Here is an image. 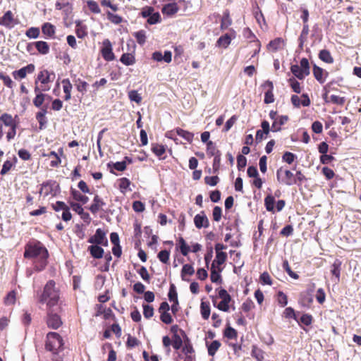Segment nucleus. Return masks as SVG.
Listing matches in <instances>:
<instances>
[{"label": "nucleus", "instance_id": "nucleus-1", "mask_svg": "<svg viewBox=\"0 0 361 361\" xmlns=\"http://www.w3.org/2000/svg\"><path fill=\"white\" fill-rule=\"evenodd\" d=\"M37 302L41 304L46 303L47 308L58 307L60 302V290L56 286L53 280H49L44 287L43 291L37 295Z\"/></svg>", "mask_w": 361, "mask_h": 361}, {"label": "nucleus", "instance_id": "nucleus-2", "mask_svg": "<svg viewBox=\"0 0 361 361\" xmlns=\"http://www.w3.org/2000/svg\"><path fill=\"white\" fill-rule=\"evenodd\" d=\"M63 340L59 334L56 332H49L46 336L45 349L57 355L63 350Z\"/></svg>", "mask_w": 361, "mask_h": 361}, {"label": "nucleus", "instance_id": "nucleus-3", "mask_svg": "<svg viewBox=\"0 0 361 361\" xmlns=\"http://www.w3.org/2000/svg\"><path fill=\"white\" fill-rule=\"evenodd\" d=\"M24 257L25 258L38 257L45 260L48 257V251L39 242L29 243L25 246Z\"/></svg>", "mask_w": 361, "mask_h": 361}, {"label": "nucleus", "instance_id": "nucleus-4", "mask_svg": "<svg viewBox=\"0 0 361 361\" xmlns=\"http://www.w3.org/2000/svg\"><path fill=\"white\" fill-rule=\"evenodd\" d=\"M63 311L62 303L58 307L47 309V325L52 329H58L63 324L61 318L59 315Z\"/></svg>", "mask_w": 361, "mask_h": 361}, {"label": "nucleus", "instance_id": "nucleus-5", "mask_svg": "<svg viewBox=\"0 0 361 361\" xmlns=\"http://www.w3.org/2000/svg\"><path fill=\"white\" fill-rule=\"evenodd\" d=\"M226 246L221 243H216L215 245L216 257L212 264L210 271H216V269H219V267L223 264L226 258L227 254L223 252V250L226 249ZM219 271H221L219 269Z\"/></svg>", "mask_w": 361, "mask_h": 361}, {"label": "nucleus", "instance_id": "nucleus-6", "mask_svg": "<svg viewBox=\"0 0 361 361\" xmlns=\"http://www.w3.org/2000/svg\"><path fill=\"white\" fill-rule=\"evenodd\" d=\"M277 180L282 184L286 185H292L295 183V176L289 170L279 168L276 171Z\"/></svg>", "mask_w": 361, "mask_h": 361}, {"label": "nucleus", "instance_id": "nucleus-7", "mask_svg": "<svg viewBox=\"0 0 361 361\" xmlns=\"http://www.w3.org/2000/svg\"><path fill=\"white\" fill-rule=\"evenodd\" d=\"M88 243L104 246L107 245L108 240L106 237V233L102 228H97L95 234L89 238Z\"/></svg>", "mask_w": 361, "mask_h": 361}, {"label": "nucleus", "instance_id": "nucleus-8", "mask_svg": "<svg viewBox=\"0 0 361 361\" xmlns=\"http://www.w3.org/2000/svg\"><path fill=\"white\" fill-rule=\"evenodd\" d=\"M102 48L101 49V54L104 59L106 61H111L114 60L115 55L112 51V45L111 42L106 39L102 42Z\"/></svg>", "mask_w": 361, "mask_h": 361}, {"label": "nucleus", "instance_id": "nucleus-9", "mask_svg": "<svg viewBox=\"0 0 361 361\" xmlns=\"http://www.w3.org/2000/svg\"><path fill=\"white\" fill-rule=\"evenodd\" d=\"M262 87L267 90L264 93V103L265 104L273 103L274 102V96L273 94V90H274L273 82L270 80H267L262 84Z\"/></svg>", "mask_w": 361, "mask_h": 361}, {"label": "nucleus", "instance_id": "nucleus-10", "mask_svg": "<svg viewBox=\"0 0 361 361\" xmlns=\"http://www.w3.org/2000/svg\"><path fill=\"white\" fill-rule=\"evenodd\" d=\"M35 65L30 63L18 71H14L12 73V75L16 80L23 79L26 77L27 73H32L35 71Z\"/></svg>", "mask_w": 361, "mask_h": 361}, {"label": "nucleus", "instance_id": "nucleus-11", "mask_svg": "<svg viewBox=\"0 0 361 361\" xmlns=\"http://www.w3.org/2000/svg\"><path fill=\"white\" fill-rule=\"evenodd\" d=\"M194 224L197 228H208L209 221L204 212L195 215L194 218Z\"/></svg>", "mask_w": 361, "mask_h": 361}, {"label": "nucleus", "instance_id": "nucleus-12", "mask_svg": "<svg viewBox=\"0 0 361 361\" xmlns=\"http://www.w3.org/2000/svg\"><path fill=\"white\" fill-rule=\"evenodd\" d=\"M54 78V73H50L47 70H43L38 73L37 80L39 81L42 84H47L53 81Z\"/></svg>", "mask_w": 361, "mask_h": 361}, {"label": "nucleus", "instance_id": "nucleus-13", "mask_svg": "<svg viewBox=\"0 0 361 361\" xmlns=\"http://www.w3.org/2000/svg\"><path fill=\"white\" fill-rule=\"evenodd\" d=\"M14 18L11 11H7L2 17L0 18V25L11 28L14 25Z\"/></svg>", "mask_w": 361, "mask_h": 361}, {"label": "nucleus", "instance_id": "nucleus-14", "mask_svg": "<svg viewBox=\"0 0 361 361\" xmlns=\"http://www.w3.org/2000/svg\"><path fill=\"white\" fill-rule=\"evenodd\" d=\"M235 37V32L234 31L232 32L231 34H225L222 36H221L217 42H216V46L221 47L224 48H227L228 45L231 44V39Z\"/></svg>", "mask_w": 361, "mask_h": 361}, {"label": "nucleus", "instance_id": "nucleus-15", "mask_svg": "<svg viewBox=\"0 0 361 361\" xmlns=\"http://www.w3.org/2000/svg\"><path fill=\"white\" fill-rule=\"evenodd\" d=\"M75 33L78 38L82 39L87 35V27L81 20H76Z\"/></svg>", "mask_w": 361, "mask_h": 361}, {"label": "nucleus", "instance_id": "nucleus-16", "mask_svg": "<svg viewBox=\"0 0 361 361\" xmlns=\"http://www.w3.org/2000/svg\"><path fill=\"white\" fill-rule=\"evenodd\" d=\"M152 151L160 160L165 159L166 157L164 154L166 152V148L163 145L152 144Z\"/></svg>", "mask_w": 361, "mask_h": 361}, {"label": "nucleus", "instance_id": "nucleus-17", "mask_svg": "<svg viewBox=\"0 0 361 361\" xmlns=\"http://www.w3.org/2000/svg\"><path fill=\"white\" fill-rule=\"evenodd\" d=\"M105 205V202L100 198L97 195L94 196L93 199V203L90 207L89 209L93 214H96L102 208V206Z\"/></svg>", "mask_w": 361, "mask_h": 361}, {"label": "nucleus", "instance_id": "nucleus-18", "mask_svg": "<svg viewBox=\"0 0 361 361\" xmlns=\"http://www.w3.org/2000/svg\"><path fill=\"white\" fill-rule=\"evenodd\" d=\"M288 120V116H280L278 120L273 121L271 125V131L278 132L281 129V126L284 125Z\"/></svg>", "mask_w": 361, "mask_h": 361}, {"label": "nucleus", "instance_id": "nucleus-19", "mask_svg": "<svg viewBox=\"0 0 361 361\" xmlns=\"http://www.w3.org/2000/svg\"><path fill=\"white\" fill-rule=\"evenodd\" d=\"M55 30V26L50 23H45L42 26V33L50 38L54 37Z\"/></svg>", "mask_w": 361, "mask_h": 361}, {"label": "nucleus", "instance_id": "nucleus-20", "mask_svg": "<svg viewBox=\"0 0 361 361\" xmlns=\"http://www.w3.org/2000/svg\"><path fill=\"white\" fill-rule=\"evenodd\" d=\"M221 345V343H220V341L217 340L213 341L210 343L206 341V346L207 348L208 355L209 356H214L217 352V350L219 349Z\"/></svg>", "mask_w": 361, "mask_h": 361}, {"label": "nucleus", "instance_id": "nucleus-21", "mask_svg": "<svg viewBox=\"0 0 361 361\" xmlns=\"http://www.w3.org/2000/svg\"><path fill=\"white\" fill-rule=\"evenodd\" d=\"M178 7L176 3H170L164 6L161 9L163 14L171 16L177 13Z\"/></svg>", "mask_w": 361, "mask_h": 361}, {"label": "nucleus", "instance_id": "nucleus-22", "mask_svg": "<svg viewBox=\"0 0 361 361\" xmlns=\"http://www.w3.org/2000/svg\"><path fill=\"white\" fill-rule=\"evenodd\" d=\"M313 74L315 79L319 82L320 83H324L325 81V78L323 77V75H328L327 72H324V70L319 66L314 65L313 67Z\"/></svg>", "mask_w": 361, "mask_h": 361}, {"label": "nucleus", "instance_id": "nucleus-23", "mask_svg": "<svg viewBox=\"0 0 361 361\" xmlns=\"http://www.w3.org/2000/svg\"><path fill=\"white\" fill-rule=\"evenodd\" d=\"M0 123H2V125L4 124L9 128L16 126L12 116L6 113L3 114L0 116Z\"/></svg>", "mask_w": 361, "mask_h": 361}, {"label": "nucleus", "instance_id": "nucleus-24", "mask_svg": "<svg viewBox=\"0 0 361 361\" xmlns=\"http://www.w3.org/2000/svg\"><path fill=\"white\" fill-rule=\"evenodd\" d=\"M88 250L90 251L91 255L94 258L99 259L102 258L104 254V250L98 246V245H92L88 247Z\"/></svg>", "mask_w": 361, "mask_h": 361}, {"label": "nucleus", "instance_id": "nucleus-25", "mask_svg": "<svg viewBox=\"0 0 361 361\" xmlns=\"http://www.w3.org/2000/svg\"><path fill=\"white\" fill-rule=\"evenodd\" d=\"M62 85H63V90L65 93L64 99L66 101H68L71 97V90H72V85L69 80V79H63L62 80Z\"/></svg>", "mask_w": 361, "mask_h": 361}, {"label": "nucleus", "instance_id": "nucleus-26", "mask_svg": "<svg viewBox=\"0 0 361 361\" xmlns=\"http://www.w3.org/2000/svg\"><path fill=\"white\" fill-rule=\"evenodd\" d=\"M210 305L209 302L202 301L200 304V312L202 318L208 319L210 316Z\"/></svg>", "mask_w": 361, "mask_h": 361}, {"label": "nucleus", "instance_id": "nucleus-27", "mask_svg": "<svg viewBox=\"0 0 361 361\" xmlns=\"http://www.w3.org/2000/svg\"><path fill=\"white\" fill-rule=\"evenodd\" d=\"M37 50L42 54H47L49 51V44L44 41H37L35 42Z\"/></svg>", "mask_w": 361, "mask_h": 361}, {"label": "nucleus", "instance_id": "nucleus-28", "mask_svg": "<svg viewBox=\"0 0 361 361\" xmlns=\"http://www.w3.org/2000/svg\"><path fill=\"white\" fill-rule=\"evenodd\" d=\"M178 245L183 255L187 256L188 254L190 252V246L186 243L182 237H180L178 240Z\"/></svg>", "mask_w": 361, "mask_h": 361}, {"label": "nucleus", "instance_id": "nucleus-29", "mask_svg": "<svg viewBox=\"0 0 361 361\" xmlns=\"http://www.w3.org/2000/svg\"><path fill=\"white\" fill-rule=\"evenodd\" d=\"M120 61L122 63H123L126 66L133 65L135 63V59L134 55L130 53L123 54L121 56Z\"/></svg>", "mask_w": 361, "mask_h": 361}, {"label": "nucleus", "instance_id": "nucleus-30", "mask_svg": "<svg viewBox=\"0 0 361 361\" xmlns=\"http://www.w3.org/2000/svg\"><path fill=\"white\" fill-rule=\"evenodd\" d=\"M175 132L176 135H179L180 137H182L184 140L189 142H192L193 140L194 135L193 133L189 131L185 130L181 128H176Z\"/></svg>", "mask_w": 361, "mask_h": 361}, {"label": "nucleus", "instance_id": "nucleus-31", "mask_svg": "<svg viewBox=\"0 0 361 361\" xmlns=\"http://www.w3.org/2000/svg\"><path fill=\"white\" fill-rule=\"evenodd\" d=\"M108 167L111 169V172L113 173L112 169L118 171H123L126 169V161H117L116 163L110 162L107 164Z\"/></svg>", "mask_w": 361, "mask_h": 361}, {"label": "nucleus", "instance_id": "nucleus-32", "mask_svg": "<svg viewBox=\"0 0 361 361\" xmlns=\"http://www.w3.org/2000/svg\"><path fill=\"white\" fill-rule=\"evenodd\" d=\"M309 34V25H303V27L299 37V47L302 49L305 42L307 40Z\"/></svg>", "mask_w": 361, "mask_h": 361}, {"label": "nucleus", "instance_id": "nucleus-33", "mask_svg": "<svg viewBox=\"0 0 361 361\" xmlns=\"http://www.w3.org/2000/svg\"><path fill=\"white\" fill-rule=\"evenodd\" d=\"M71 195L74 198L75 200L82 202V204H85L88 202V197L81 194L79 191L75 189H71Z\"/></svg>", "mask_w": 361, "mask_h": 361}, {"label": "nucleus", "instance_id": "nucleus-34", "mask_svg": "<svg viewBox=\"0 0 361 361\" xmlns=\"http://www.w3.org/2000/svg\"><path fill=\"white\" fill-rule=\"evenodd\" d=\"M180 353H183L187 355H189L190 357H193V359L195 358L194 348L192 347V345L190 343V342L188 340L187 341H185Z\"/></svg>", "mask_w": 361, "mask_h": 361}, {"label": "nucleus", "instance_id": "nucleus-35", "mask_svg": "<svg viewBox=\"0 0 361 361\" xmlns=\"http://www.w3.org/2000/svg\"><path fill=\"white\" fill-rule=\"evenodd\" d=\"M290 71L294 75V76L299 80H303L306 76H307L306 74L302 73L301 68L296 64L292 65L290 66Z\"/></svg>", "mask_w": 361, "mask_h": 361}, {"label": "nucleus", "instance_id": "nucleus-36", "mask_svg": "<svg viewBox=\"0 0 361 361\" xmlns=\"http://www.w3.org/2000/svg\"><path fill=\"white\" fill-rule=\"evenodd\" d=\"M275 199L272 195H267L264 199V205L267 211L274 212Z\"/></svg>", "mask_w": 361, "mask_h": 361}, {"label": "nucleus", "instance_id": "nucleus-37", "mask_svg": "<svg viewBox=\"0 0 361 361\" xmlns=\"http://www.w3.org/2000/svg\"><path fill=\"white\" fill-rule=\"evenodd\" d=\"M319 57L322 61L328 63H331L334 61L330 52L326 49L321 50L319 54Z\"/></svg>", "mask_w": 361, "mask_h": 361}, {"label": "nucleus", "instance_id": "nucleus-38", "mask_svg": "<svg viewBox=\"0 0 361 361\" xmlns=\"http://www.w3.org/2000/svg\"><path fill=\"white\" fill-rule=\"evenodd\" d=\"M207 153L211 157L221 154V152L216 149L215 144L212 141L208 142L207 144Z\"/></svg>", "mask_w": 361, "mask_h": 361}, {"label": "nucleus", "instance_id": "nucleus-39", "mask_svg": "<svg viewBox=\"0 0 361 361\" xmlns=\"http://www.w3.org/2000/svg\"><path fill=\"white\" fill-rule=\"evenodd\" d=\"M288 82L293 92L298 94L301 92L302 88L300 84L294 77L289 78Z\"/></svg>", "mask_w": 361, "mask_h": 361}, {"label": "nucleus", "instance_id": "nucleus-40", "mask_svg": "<svg viewBox=\"0 0 361 361\" xmlns=\"http://www.w3.org/2000/svg\"><path fill=\"white\" fill-rule=\"evenodd\" d=\"M251 355L257 361H263L264 360V352L256 345L252 346Z\"/></svg>", "mask_w": 361, "mask_h": 361}, {"label": "nucleus", "instance_id": "nucleus-41", "mask_svg": "<svg viewBox=\"0 0 361 361\" xmlns=\"http://www.w3.org/2000/svg\"><path fill=\"white\" fill-rule=\"evenodd\" d=\"M134 37L136 38L137 43L143 45L146 42V32L143 30H139L133 33Z\"/></svg>", "mask_w": 361, "mask_h": 361}, {"label": "nucleus", "instance_id": "nucleus-42", "mask_svg": "<svg viewBox=\"0 0 361 361\" xmlns=\"http://www.w3.org/2000/svg\"><path fill=\"white\" fill-rule=\"evenodd\" d=\"M224 336L228 339H235L238 336V333L233 328L228 326L224 331Z\"/></svg>", "mask_w": 361, "mask_h": 361}, {"label": "nucleus", "instance_id": "nucleus-43", "mask_svg": "<svg viewBox=\"0 0 361 361\" xmlns=\"http://www.w3.org/2000/svg\"><path fill=\"white\" fill-rule=\"evenodd\" d=\"M16 293L15 290L10 291L4 298V303L6 305H13L16 302Z\"/></svg>", "mask_w": 361, "mask_h": 361}, {"label": "nucleus", "instance_id": "nucleus-44", "mask_svg": "<svg viewBox=\"0 0 361 361\" xmlns=\"http://www.w3.org/2000/svg\"><path fill=\"white\" fill-rule=\"evenodd\" d=\"M128 97L130 101L140 104L142 102V97L136 90L128 92Z\"/></svg>", "mask_w": 361, "mask_h": 361}, {"label": "nucleus", "instance_id": "nucleus-45", "mask_svg": "<svg viewBox=\"0 0 361 361\" xmlns=\"http://www.w3.org/2000/svg\"><path fill=\"white\" fill-rule=\"evenodd\" d=\"M299 66L301 68L302 73H304L307 75H310V64H309V61L307 59L302 58L300 60Z\"/></svg>", "mask_w": 361, "mask_h": 361}, {"label": "nucleus", "instance_id": "nucleus-46", "mask_svg": "<svg viewBox=\"0 0 361 361\" xmlns=\"http://www.w3.org/2000/svg\"><path fill=\"white\" fill-rule=\"evenodd\" d=\"M277 301L280 306L285 307L288 303V297L282 291H279L277 294Z\"/></svg>", "mask_w": 361, "mask_h": 361}, {"label": "nucleus", "instance_id": "nucleus-47", "mask_svg": "<svg viewBox=\"0 0 361 361\" xmlns=\"http://www.w3.org/2000/svg\"><path fill=\"white\" fill-rule=\"evenodd\" d=\"M160 313V320L166 324H170L173 322V318L171 315V314L169 312H159Z\"/></svg>", "mask_w": 361, "mask_h": 361}, {"label": "nucleus", "instance_id": "nucleus-48", "mask_svg": "<svg viewBox=\"0 0 361 361\" xmlns=\"http://www.w3.org/2000/svg\"><path fill=\"white\" fill-rule=\"evenodd\" d=\"M140 344L139 340L136 337H133L131 335H128V338L126 341V346L129 348H133L135 346H137Z\"/></svg>", "mask_w": 361, "mask_h": 361}, {"label": "nucleus", "instance_id": "nucleus-49", "mask_svg": "<svg viewBox=\"0 0 361 361\" xmlns=\"http://www.w3.org/2000/svg\"><path fill=\"white\" fill-rule=\"evenodd\" d=\"M143 314L146 319H149L154 315V308L152 306L149 305H142Z\"/></svg>", "mask_w": 361, "mask_h": 361}, {"label": "nucleus", "instance_id": "nucleus-50", "mask_svg": "<svg viewBox=\"0 0 361 361\" xmlns=\"http://www.w3.org/2000/svg\"><path fill=\"white\" fill-rule=\"evenodd\" d=\"M107 18L113 23L118 25L122 22V17L117 14H114L109 11L106 13Z\"/></svg>", "mask_w": 361, "mask_h": 361}, {"label": "nucleus", "instance_id": "nucleus-51", "mask_svg": "<svg viewBox=\"0 0 361 361\" xmlns=\"http://www.w3.org/2000/svg\"><path fill=\"white\" fill-rule=\"evenodd\" d=\"M247 159L243 154L237 156V167L239 171H242L246 166Z\"/></svg>", "mask_w": 361, "mask_h": 361}, {"label": "nucleus", "instance_id": "nucleus-52", "mask_svg": "<svg viewBox=\"0 0 361 361\" xmlns=\"http://www.w3.org/2000/svg\"><path fill=\"white\" fill-rule=\"evenodd\" d=\"M169 300L171 302L178 301V294L176 290V287L173 284H171L169 288V291L168 293Z\"/></svg>", "mask_w": 361, "mask_h": 361}, {"label": "nucleus", "instance_id": "nucleus-53", "mask_svg": "<svg viewBox=\"0 0 361 361\" xmlns=\"http://www.w3.org/2000/svg\"><path fill=\"white\" fill-rule=\"evenodd\" d=\"M172 345L176 350L181 348L183 345V341L179 335H173Z\"/></svg>", "mask_w": 361, "mask_h": 361}, {"label": "nucleus", "instance_id": "nucleus-54", "mask_svg": "<svg viewBox=\"0 0 361 361\" xmlns=\"http://www.w3.org/2000/svg\"><path fill=\"white\" fill-rule=\"evenodd\" d=\"M39 35V30L37 27H32L26 31V36L29 38L36 39Z\"/></svg>", "mask_w": 361, "mask_h": 361}, {"label": "nucleus", "instance_id": "nucleus-55", "mask_svg": "<svg viewBox=\"0 0 361 361\" xmlns=\"http://www.w3.org/2000/svg\"><path fill=\"white\" fill-rule=\"evenodd\" d=\"M87 6L89 8V9L94 13H99L101 12V10L99 8V6L98 5V4L93 1V0H90L87 1Z\"/></svg>", "mask_w": 361, "mask_h": 361}, {"label": "nucleus", "instance_id": "nucleus-56", "mask_svg": "<svg viewBox=\"0 0 361 361\" xmlns=\"http://www.w3.org/2000/svg\"><path fill=\"white\" fill-rule=\"evenodd\" d=\"M231 300H221V301L217 305L216 307L223 312H228L229 303Z\"/></svg>", "mask_w": 361, "mask_h": 361}, {"label": "nucleus", "instance_id": "nucleus-57", "mask_svg": "<svg viewBox=\"0 0 361 361\" xmlns=\"http://www.w3.org/2000/svg\"><path fill=\"white\" fill-rule=\"evenodd\" d=\"M255 307V304L251 300H246L241 306V309L245 312H248Z\"/></svg>", "mask_w": 361, "mask_h": 361}, {"label": "nucleus", "instance_id": "nucleus-58", "mask_svg": "<svg viewBox=\"0 0 361 361\" xmlns=\"http://www.w3.org/2000/svg\"><path fill=\"white\" fill-rule=\"evenodd\" d=\"M161 20L160 14L158 12L153 13L151 14V16L147 19V23L150 25H154L157 23H159Z\"/></svg>", "mask_w": 361, "mask_h": 361}, {"label": "nucleus", "instance_id": "nucleus-59", "mask_svg": "<svg viewBox=\"0 0 361 361\" xmlns=\"http://www.w3.org/2000/svg\"><path fill=\"white\" fill-rule=\"evenodd\" d=\"M13 164H14L12 161H10V160L5 161L2 166V169L1 170L0 173L1 175H5L6 173H7L11 170V169L12 168Z\"/></svg>", "mask_w": 361, "mask_h": 361}, {"label": "nucleus", "instance_id": "nucleus-60", "mask_svg": "<svg viewBox=\"0 0 361 361\" xmlns=\"http://www.w3.org/2000/svg\"><path fill=\"white\" fill-rule=\"evenodd\" d=\"M36 119L37 120V121L39 123V129L42 130V129L44 128L47 123V119L46 118V116L37 113Z\"/></svg>", "mask_w": 361, "mask_h": 361}, {"label": "nucleus", "instance_id": "nucleus-61", "mask_svg": "<svg viewBox=\"0 0 361 361\" xmlns=\"http://www.w3.org/2000/svg\"><path fill=\"white\" fill-rule=\"evenodd\" d=\"M295 158H296L295 155L289 152H285L282 157L283 161L289 164H292L294 161Z\"/></svg>", "mask_w": 361, "mask_h": 361}, {"label": "nucleus", "instance_id": "nucleus-62", "mask_svg": "<svg viewBox=\"0 0 361 361\" xmlns=\"http://www.w3.org/2000/svg\"><path fill=\"white\" fill-rule=\"evenodd\" d=\"M282 42H283V40L281 38H276V39L271 41L269 43L268 47L269 49H271L272 50L276 51L279 48V47Z\"/></svg>", "mask_w": 361, "mask_h": 361}, {"label": "nucleus", "instance_id": "nucleus-63", "mask_svg": "<svg viewBox=\"0 0 361 361\" xmlns=\"http://www.w3.org/2000/svg\"><path fill=\"white\" fill-rule=\"evenodd\" d=\"M44 101V94L42 93L37 94L33 99V104L36 107H40Z\"/></svg>", "mask_w": 361, "mask_h": 361}, {"label": "nucleus", "instance_id": "nucleus-64", "mask_svg": "<svg viewBox=\"0 0 361 361\" xmlns=\"http://www.w3.org/2000/svg\"><path fill=\"white\" fill-rule=\"evenodd\" d=\"M345 102V99L344 97H341L337 95L332 94L330 96V100L329 102H331L333 104H338V105H343Z\"/></svg>", "mask_w": 361, "mask_h": 361}]
</instances>
